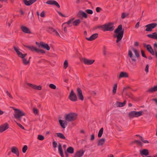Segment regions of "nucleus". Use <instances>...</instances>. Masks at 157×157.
I'll return each instance as SVG.
<instances>
[{
  "instance_id": "1",
  "label": "nucleus",
  "mask_w": 157,
  "mask_h": 157,
  "mask_svg": "<svg viewBox=\"0 0 157 157\" xmlns=\"http://www.w3.org/2000/svg\"><path fill=\"white\" fill-rule=\"evenodd\" d=\"M115 34L113 36L114 38H116V42L118 43L122 38L124 33V29H122L121 25H119L117 28L114 30Z\"/></svg>"
},
{
  "instance_id": "2",
  "label": "nucleus",
  "mask_w": 157,
  "mask_h": 157,
  "mask_svg": "<svg viewBox=\"0 0 157 157\" xmlns=\"http://www.w3.org/2000/svg\"><path fill=\"white\" fill-rule=\"evenodd\" d=\"M14 51L16 52L19 57L22 59V61L23 64L25 65H27L29 64V61L27 60L25 57L27 56V54H22L18 50V49L15 46L13 47Z\"/></svg>"
},
{
  "instance_id": "3",
  "label": "nucleus",
  "mask_w": 157,
  "mask_h": 157,
  "mask_svg": "<svg viewBox=\"0 0 157 157\" xmlns=\"http://www.w3.org/2000/svg\"><path fill=\"white\" fill-rule=\"evenodd\" d=\"M115 27L114 26V24L112 22L107 23L104 25L100 26L98 28L102 29L104 31H112L113 30Z\"/></svg>"
},
{
  "instance_id": "4",
  "label": "nucleus",
  "mask_w": 157,
  "mask_h": 157,
  "mask_svg": "<svg viewBox=\"0 0 157 157\" xmlns=\"http://www.w3.org/2000/svg\"><path fill=\"white\" fill-rule=\"evenodd\" d=\"M77 113L72 112L66 114L65 116V118L66 121L68 122H71L75 120L77 117Z\"/></svg>"
},
{
  "instance_id": "5",
  "label": "nucleus",
  "mask_w": 157,
  "mask_h": 157,
  "mask_svg": "<svg viewBox=\"0 0 157 157\" xmlns=\"http://www.w3.org/2000/svg\"><path fill=\"white\" fill-rule=\"evenodd\" d=\"M15 113L14 114L15 118L18 119L19 121L21 120V117L25 115V113L19 109H14Z\"/></svg>"
},
{
  "instance_id": "6",
  "label": "nucleus",
  "mask_w": 157,
  "mask_h": 157,
  "mask_svg": "<svg viewBox=\"0 0 157 157\" xmlns=\"http://www.w3.org/2000/svg\"><path fill=\"white\" fill-rule=\"evenodd\" d=\"M24 46L26 48L31 51H34L38 53H40L42 54H45V52L44 50L43 49L37 48L36 47L33 46H30L25 45Z\"/></svg>"
},
{
  "instance_id": "7",
  "label": "nucleus",
  "mask_w": 157,
  "mask_h": 157,
  "mask_svg": "<svg viewBox=\"0 0 157 157\" xmlns=\"http://www.w3.org/2000/svg\"><path fill=\"white\" fill-rule=\"evenodd\" d=\"M143 111H140L138 112L136 111H131L128 113V116L130 118H132L135 117H137L141 116L142 114Z\"/></svg>"
},
{
  "instance_id": "8",
  "label": "nucleus",
  "mask_w": 157,
  "mask_h": 157,
  "mask_svg": "<svg viewBox=\"0 0 157 157\" xmlns=\"http://www.w3.org/2000/svg\"><path fill=\"white\" fill-rule=\"evenodd\" d=\"M144 47L146 48L147 50L152 55H155L157 58V52H155L154 51L153 49L152 48L150 44H146L145 43L143 44Z\"/></svg>"
},
{
  "instance_id": "9",
  "label": "nucleus",
  "mask_w": 157,
  "mask_h": 157,
  "mask_svg": "<svg viewBox=\"0 0 157 157\" xmlns=\"http://www.w3.org/2000/svg\"><path fill=\"white\" fill-rule=\"evenodd\" d=\"M36 44L39 48H43L47 51H49L50 49V47L48 44L44 42H40V43H38L36 42Z\"/></svg>"
},
{
  "instance_id": "10",
  "label": "nucleus",
  "mask_w": 157,
  "mask_h": 157,
  "mask_svg": "<svg viewBox=\"0 0 157 157\" xmlns=\"http://www.w3.org/2000/svg\"><path fill=\"white\" fill-rule=\"evenodd\" d=\"M157 26V24L153 23L146 25L145 27H146L145 31L147 32H151L152 29L155 28Z\"/></svg>"
},
{
  "instance_id": "11",
  "label": "nucleus",
  "mask_w": 157,
  "mask_h": 157,
  "mask_svg": "<svg viewBox=\"0 0 157 157\" xmlns=\"http://www.w3.org/2000/svg\"><path fill=\"white\" fill-rule=\"evenodd\" d=\"M68 98L70 100L73 102L76 101L78 100L77 96L73 90H71Z\"/></svg>"
},
{
  "instance_id": "12",
  "label": "nucleus",
  "mask_w": 157,
  "mask_h": 157,
  "mask_svg": "<svg viewBox=\"0 0 157 157\" xmlns=\"http://www.w3.org/2000/svg\"><path fill=\"white\" fill-rule=\"evenodd\" d=\"M77 95L78 99L81 101L84 100V96L82 94V91L80 87H78L77 89Z\"/></svg>"
},
{
  "instance_id": "13",
  "label": "nucleus",
  "mask_w": 157,
  "mask_h": 157,
  "mask_svg": "<svg viewBox=\"0 0 157 157\" xmlns=\"http://www.w3.org/2000/svg\"><path fill=\"white\" fill-rule=\"evenodd\" d=\"M46 3L49 5H54L58 8H59L60 7V5L55 0H49L47 1Z\"/></svg>"
},
{
  "instance_id": "14",
  "label": "nucleus",
  "mask_w": 157,
  "mask_h": 157,
  "mask_svg": "<svg viewBox=\"0 0 157 157\" xmlns=\"http://www.w3.org/2000/svg\"><path fill=\"white\" fill-rule=\"evenodd\" d=\"M82 61L85 64L88 65L92 64L95 61L94 60L88 59L86 58L83 59Z\"/></svg>"
},
{
  "instance_id": "15",
  "label": "nucleus",
  "mask_w": 157,
  "mask_h": 157,
  "mask_svg": "<svg viewBox=\"0 0 157 157\" xmlns=\"http://www.w3.org/2000/svg\"><path fill=\"white\" fill-rule=\"evenodd\" d=\"M11 152L15 154L17 157L19 155V151L17 147L15 146H13L11 148Z\"/></svg>"
},
{
  "instance_id": "16",
  "label": "nucleus",
  "mask_w": 157,
  "mask_h": 157,
  "mask_svg": "<svg viewBox=\"0 0 157 157\" xmlns=\"http://www.w3.org/2000/svg\"><path fill=\"white\" fill-rule=\"evenodd\" d=\"M9 128V124L7 123L0 126V132H2Z\"/></svg>"
},
{
  "instance_id": "17",
  "label": "nucleus",
  "mask_w": 157,
  "mask_h": 157,
  "mask_svg": "<svg viewBox=\"0 0 157 157\" xmlns=\"http://www.w3.org/2000/svg\"><path fill=\"white\" fill-rule=\"evenodd\" d=\"M27 85L35 90H40L42 89V86L40 85L37 86L35 85L32 84L30 83H27Z\"/></svg>"
},
{
  "instance_id": "18",
  "label": "nucleus",
  "mask_w": 157,
  "mask_h": 157,
  "mask_svg": "<svg viewBox=\"0 0 157 157\" xmlns=\"http://www.w3.org/2000/svg\"><path fill=\"white\" fill-rule=\"evenodd\" d=\"M85 151L82 149L77 151L73 157H81L83 155Z\"/></svg>"
},
{
  "instance_id": "19",
  "label": "nucleus",
  "mask_w": 157,
  "mask_h": 157,
  "mask_svg": "<svg viewBox=\"0 0 157 157\" xmlns=\"http://www.w3.org/2000/svg\"><path fill=\"white\" fill-rule=\"evenodd\" d=\"M37 0H24L23 2L25 5L26 6H29L36 1Z\"/></svg>"
},
{
  "instance_id": "20",
  "label": "nucleus",
  "mask_w": 157,
  "mask_h": 157,
  "mask_svg": "<svg viewBox=\"0 0 157 157\" xmlns=\"http://www.w3.org/2000/svg\"><path fill=\"white\" fill-rule=\"evenodd\" d=\"M98 37V34L95 33L92 35L89 38L86 37V39L89 41H92Z\"/></svg>"
},
{
  "instance_id": "21",
  "label": "nucleus",
  "mask_w": 157,
  "mask_h": 157,
  "mask_svg": "<svg viewBox=\"0 0 157 157\" xmlns=\"http://www.w3.org/2000/svg\"><path fill=\"white\" fill-rule=\"evenodd\" d=\"M21 29L23 32L28 34L31 33V32L29 28L26 26H22L21 27Z\"/></svg>"
},
{
  "instance_id": "22",
  "label": "nucleus",
  "mask_w": 157,
  "mask_h": 157,
  "mask_svg": "<svg viewBox=\"0 0 157 157\" xmlns=\"http://www.w3.org/2000/svg\"><path fill=\"white\" fill-rule=\"evenodd\" d=\"M140 153L142 156L144 155L147 156L149 154L148 150L147 149H143L140 151Z\"/></svg>"
},
{
  "instance_id": "23",
  "label": "nucleus",
  "mask_w": 157,
  "mask_h": 157,
  "mask_svg": "<svg viewBox=\"0 0 157 157\" xmlns=\"http://www.w3.org/2000/svg\"><path fill=\"white\" fill-rule=\"evenodd\" d=\"M128 73L125 72H121L119 76V78H128Z\"/></svg>"
},
{
  "instance_id": "24",
  "label": "nucleus",
  "mask_w": 157,
  "mask_h": 157,
  "mask_svg": "<svg viewBox=\"0 0 157 157\" xmlns=\"http://www.w3.org/2000/svg\"><path fill=\"white\" fill-rule=\"evenodd\" d=\"M147 36L150 38L157 40V33L154 32L152 34H148Z\"/></svg>"
},
{
  "instance_id": "25",
  "label": "nucleus",
  "mask_w": 157,
  "mask_h": 157,
  "mask_svg": "<svg viewBox=\"0 0 157 157\" xmlns=\"http://www.w3.org/2000/svg\"><path fill=\"white\" fill-rule=\"evenodd\" d=\"M125 96L132 100H134V97L133 95L129 91H125Z\"/></svg>"
},
{
  "instance_id": "26",
  "label": "nucleus",
  "mask_w": 157,
  "mask_h": 157,
  "mask_svg": "<svg viewBox=\"0 0 157 157\" xmlns=\"http://www.w3.org/2000/svg\"><path fill=\"white\" fill-rule=\"evenodd\" d=\"M59 124L63 128H65L66 126L65 125V124L66 123V125H67V123L66 122V121H63L62 120H59Z\"/></svg>"
},
{
  "instance_id": "27",
  "label": "nucleus",
  "mask_w": 157,
  "mask_h": 157,
  "mask_svg": "<svg viewBox=\"0 0 157 157\" xmlns=\"http://www.w3.org/2000/svg\"><path fill=\"white\" fill-rule=\"evenodd\" d=\"M105 139L104 138H101L99 140L98 143V146H102L104 144L105 142Z\"/></svg>"
},
{
  "instance_id": "28",
  "label": "nucleus",
  "mask_w": 157,
  "mask_h": 157,
  "mask_svg": "<svg viewBox=\"0 0 157 157\" xmlns=\"http://www.w3.org/2000/svg\"><path fill=\"white\" fill-rule=\"evenodd\" d=\"M157 91V86H154L153 87L149 89L147 92L152 93L154 92Z\"/></svg>"
},
{
  "instance_id": "29",
  "label": "nucleus",
  "mask_w": 157,
  "mask_h": 157,
  "mask_svg": "<svg viewBox=\"0 0 157 157\" xmlns=\"http://www.w3.org/2000/svg\"><path fill=\"white\" fill-rule=\"evenodd\" d=\"M66 151L67 152H68V153L73 154L74 152V149L73 147H70L67 148Z\"/></svg>"
},
{
  "instance_id": "30",
  "label": "nucleus",
  "mask_w": 157,
  "mask_h": 157,
  "mask_svg": "<svg viewBox=\"0 0 157 157\" xmlns=\"http://www.w3.org/2000/svg\"><path fill=\"white\" fill-rule=\"evenodd\" d=\"M126 100H124L123 102H117V105H118V106L120 107H122L124 106L126 103Z\"/></svg>"
},
{
  "instance_id": "31",
  "label": "nucleus",
  "mask_w": 157,
  "mask_h": 157,
  "mask_svg": "<svg viewBox=\"0 0 157 157\" xmlns=\"http://www.w3.org/2000/svg\"><path fill=\"white\" fill-rule=\"evenodd\" d=\"M80 22V20L79 19L75 20L73 22V24L74 26H78Z\"/></svg>"
},
{
  "instance_id": "32",
  "label": "nucleus",
  "mask_w": 157,
  "mask_h": 157,
  "mask_svg": "<svg viewBox=\"0 0 157 157\" xmlns=\"http://www.w3.org/2000/svg\"><path fill=\"white\" fill-rule=\"evenodd\" d=\"M56 30L54 29L52 27H49L47 28V31H48V32L51 33H54L55 30Z\"/></svg>"
},
{
  "instance_id": "33",
  "label": "nucleus",
  "mask_w": 157,
  "mask_h": 157,
  "mask_svg": "<svg viewBox=\"0 0 157 157\" xmlns=\"http://www.w3.org/2000/svg\"><path fill=\"white\" fill-rule=\"evenodd\" d=\"M57 135V136L59 137L62 139H66V137L64 136L63 134L61 133H56Z\"/></svg>"
},
{
  "instance_id": "34",
  "label": "nucleus",
  "mask_w": 157,
  "mask_h": 157,
  "mask_svg": "<svg viewBox=\"0 0 157 157\" xmlns=\"http://www.w3.org/2000/svg\"><path fill=\"white\" fill-rule=\"evenodd\" d=\"M103 128H101L99 131L98 133V137H101L103 133Z\"/></svg>"
},
{
  "instance_id": "35",
  "label": "nucleus",
  "mask_w": 157,
  "mask_h": 157,
  "mask_svg": "<svg viewBox=\"0 0 157 157\" xmlns=\"http://www.w3.org/2000/svg\"><path fill=\"white\" fill-rule=\"evenodd\" d=\"M117 88V84H115L113 88V94H114L116 93V91Z\"/></svg>"
},
{
  "instance_id": "36",
  "label": "nucleus",
  "mask_w": 157,
  "mask_h": 157,
  "mask_svg": "<svg viewBox=\"0 0 157 157\" xmlns=\"http://www.w3.org/2000/svg\"><path fill=\"white\" fill-rule=\"evenodd\" d=\"M58 150L60 154L63 153L61 145L59 144L58 145Z\"/></svg>"
},
{
  "instance_id": "37",
  "label": "nucleus",
  "mask_w": 157,
  "mask_h": 157,
  "mask_svg": "<svg viewBox=\"0 0 157 157\" xmlns=\"http://www.w3.org/2000/svg\"><path fill=\"white\" fill-rule=\"evenodd\" d=\"M132 50L134 52L135 56L137 57H138L140 56V54L138 51L134 48L132 49Z\"/></svg>"
},
{
  "instance_id": "38",
  "label": "nucleus",
  "mask_w": 157,
  "mask_h": 157,
  "mask_svg": "<svg viewBox=\"0 0 157 157\" xmlns=\"http://www.w3.org/2000/svg\"><path fill=\"white\" fill-rule=\"evenodd\" d=\"M129 15V13H122L121 18L122 19H124L125 18L126 16H128Z\"/></svg>"
},
{
  "instance_id": "39",
  "label": "nucleus",
  "mask_w": 157,
  "mask_h": 157,
  "mask_svg": "<svg viewBox=\"0 0 157 157\" xmlns=\"http://www.w3.org/2000/svg\"><path fill=\"white\" fill-rule=\"evenodd\" d=\"M132 143H136L138 144L139 145L141 146L143 145V144L139 140H135L134 141L132 142Z\"/></svg>"
},
{
  "instance_id": "40",
  "label": "nucleus",
  "mask_w": 157,
  "mask_h": 157,
  "mask_svg": "<svg viewBox=\"0 0 157 157\" xmlns=\"http://www.w3.org/2000/svg\"><path fill=\"white\" fill-rule=\"evenodd\" d=\"M131 89V88L129 86H128L124 87L123 89L122 93L123 92H125V91H126L129 92V90Z\"/></svg>"
},
{
  "instance_id": "41",
  "label": "nucleus",
  "mask_w": 157,
  "mask_h": 157,
  "mask_svg": "<svg viewBox=\"0 0 157 157\" xmlns=\"http://www.w3.org/2000/svg\"><path fill=\"white\" fill-rule=\"evenodd\" d=\"M44 139V136L39 135H38L37 137V139L40 140H43Z\"/></svg>"
},
{
  "instance_id": "42",
  "label": "nucleus",
  "mask_w": 157,
  "mask_h": 157,
  "mask_svg": "<svg viewBox=\"0 0 157 157\" xmlns=\"http://www.w3.org/2000/svg\"><path fill=\"white\" fill-rule=\"evenodd\" d=\"M28 149V147L27 145H24V147H23L22 149V152L23 153H25L26 152V151Z\"/></svg>"
},
{
  "instance_id": "43",
  "label": "nucleus",
  "mask_w": 157,
  "mask_h": 157,
  "mask_svg": "<svg viewBox=\"0 0 157 157\" xmlns=\"http://www.w3.org/2000/svg\"><path fill=\"white\" fill-rule=\"evenodd\" d=\"M68 66L67 60H66L63 63V67L65 69L67 68Z\"/></svg>"
},
{
  "instance_id": "44",
  "label": "nucleus",
  "mask_w": 157,
  "mask_h": 157,
  "mask_svg": "<svg viewBox=\"0 0 157 157\" xmlns=\"http://www.w3.org/2000/svg\"><path fill=\"white\" fill-rule=\"evenodd\" d=\"M82 12H83V11L82 10H80L78 12L77 15L78 17H80L82 15Z\"/></svg>"
},
{
  "instance_id": "45",
  "label": "nucleus",
  "mask_w": 157,
  "mask_h": 157,
  "mask_svg": "<svg viewBox=\"0 0 157 157\" xmlns=\"http://www.w3.org/2000/svg\"><path fill=\"white\" fill-rule=\"evenodd\" d=\"M86 12L88 14H92L93 13V11L92 10L90 9H87L86 10Z\"/></svg>"
},
{
  "instance_id": "46",
  "label": "nucleus",
  "mask_w": 157,
  "mask_h": 157,
  "mask_svg": "<svg viewBox=\"0 0 157 157\" xmlns=\"http://www.w3.org/2000/svg\"><path fill=\"white\" fill-rule=\"evenodd\" d=\"M49 87L52 89H55L56 88V86L54 84H50L49 85Z\"/></svg>"
},
{
  "instance_id": "47",
  "label": "nucleus",
  "mask_w": 157,
  "mask_h": 157,
  "mask_svg": "<svg viewBox=\"0 0 157 157\" xmlns=\"http://www.w3.org/2000/svg\"><path fill=\"white\" fill-rule=\"evenodd\" d=\"M82 17H84V18H87V15L86 13L83 11V12H82Z\"/></svg>"
},
{
  "instance_id": "48",
  "label": "nucleus",
  "mask_w": 157,
  "mask_h": 157,
  "mask_svg": "<svg viewBox=\"0 0 157 157\" xmlns=\"http://www.w3.org/2000/svg\"><path fill=\"white\" fill-rule=\"evenodd\" d=\"M141 52L142 56L146 58H147V57L145 54L143 50H141Z\"/></svg>"
},
{
  "instance_id": "49",
  "label": "nucleus",
  "mask_w": 157,
  "mask_h": 157,
  "mask_svg": "<svg viewBox=\"0 0 157 157\" xmlns=\"http://www.w3.org/2000/svg\"><path fill=\"white\" fill-rule=\"evenodd\" d=\"M74 18H72L70 19L67 22V23L68 25H70L74 20Z\"/></svg>"
},
{
  "instance_id": "50",
  "label": "nucleus",
  "mask_w": 157,
  "mask_h": 157,
  "mask_svg": "<svg viewBox=\"0 0 157 157\" xmlns=\"http://www.w3.org/2000/svg\"><path fill=\"white\" fill-rule=\"evenodd\" d=\"M6 93L7 95L10 98H11V99H13V98L12 96V95H11V94H10V93L8 91H6Z\"/></svg>"
},
{
  "instance_id": "51",
  "label": "nucleus",
  "mask_w": 157,
  "mask_h": 157,
  "mask_svg": "<svg viewBox=\"0 0 157 157\" xmlns=\"http://www.w3.org/2000/svg\"><path fill=\"white\" fill-rule=\"evenodd\" d=\"M40 16L42 17H45V12L44 11H43L41 12L40 14Z\"/></svg>"
},
{
  "instance_id": "52",
  "label": "nucleus",
  "mask_w": 157,
  "mask_h": 157,
  "mask_svg": "<svg viewBox=\"0 0 157 157\" xmlns=\"http://www.w3.org/2000/svg\"><path fill=\"white\" fill-rule=\"evenodd\" d=\"M148 68H149V65L148 64H147L146 66V67L145 69V71L147 73L148 72Z\"/></svg>"
},
{
  "instance_id": "53",
  "label": "nucleus",
  "mask_w": 157,
  "mask_h": 157,
  "mask_svg": "<svg viewBox=\"0 0 157 157\" xmlns=\"http://www.w3.org/2000/svg\"><path fill=\"white\" fill-rule=\"evenodd\" d=\"M101 10V9L99 7H97L96 9V11L98 13Z\"/></svg>"
},
{
  "instance_id": "54",
  "label": "nucleus",
  "mask_w": 157,
  "mask_h": 157,
  "mask_svg": "<svg viewBox=\"0 0 157 157\" xmlns=\"http://www.w3.org/2000/svg\"><path fill=\"white\" fill-rule=\"evenodd\" d=\"M106 47L105 46H104L103 47V55H104L105 56L106 55Z\"/></svg>"
},
{
  "instance_id": "55",
  "label": "nucleus",
  "mask_w": 157,
  "mask_h": 157,
  "mask_svg": "<svg viewBox=\"0 0 157 157\" xmlns=\"http://www.w3.org/2000/svg\"><path fill=\"white\" fill-rule=\"evenodd\" d=\"M141 140L144 143H149V141L147 140H144L143 137H142V139H141Z\"/></svg>"
},
{
  "instance_id": "56",
  "label": "nucleus",
  "mask_w": 157,
  "mask_h": 157,
  "mask_svg": "<svg viewBox=\"0 0 157 157\" xmlns=\"http://www.w3.org/2000/svg\"><path fill=\"white\" fill-rule=\"evenodd\" d=\"M132 61L133 62H136V57L135 56H132V57H130Z\"/></svg>"
},
{
  "instance_id": "57",
  "label": "nucleus",
  "mask_w": 157,
  "mask_h": 157,
  "mask_svg": "<svg viewBox=\"0 0 157 157\" xmlns=\"http://www.w3.org/2000/svg\"><path fill=\"white\" fill-rule=\"evenodd\" d=\"M128 56H130V57H132V56H133V54L131 50H129L128 51Z\"/></svg>"
},
{
  "instance_id": "58",
  "label": "nucleus",
  "mask_w": 157,
  "mask_h": 157,
  "mask_svg": "<svg viewBox=\"0 0 157 157\" xmlns=\"http://www.w3.org/2000/svg\"><path fill=\"white\" fill-rule=\"evenodd\" d=\"M53 147L54 148H56L57 147V143L56 142L54 141L53 142Z\"/></svg>"
},
{
  "instance_id": "59",
  "label": "nucleus",
  "mask_w": 157,
  "mask_h": 157,
  "mask_svg": "<svg viewBox=\"0 0 157 157\" xmlns=\"http://www.w3.org/2000/svg\"><path fill=\"white\" fill-rule=\"evenodd\" d=\"M94 134H92L91 136L90 140H93L94 139Z\"/></svg>"
},
{
  "instance_id": "60",
  "label": "nucleus",
  "mask_w": 157,
  "mask_h": 157,
  "mask_svg": "<svg viewBox=\"0 0 157 157\" xmlns=\"http://www.w3.org/2000/svg\"><path fill=\"white\" fill-rule=\"evenodd\" d=\"M33 113L35 114H37L38 113V110L36 109H33Z\"/></svg>"
},
{
  "instance_id": "61",
  "label": "nucleus",
  "mask_w": 157,
  "mask_h": 157,
  "mask_svg": "<svg viewBox=\"0 0 157 157\" xmlns=\"http://www.w3.org/2000/svg\"><path fill=\"white\" fill-rule=\"evenodd\" d=\"M17 125L21 129H25L24 127L22 125H21L20 124V123L17 124Z\"/></svg>"
},
{
  "instance_id": "62",
  "label": "nucleus",
  "mask_w": 157,
  "mask_h": 157,
  "mask_svg": "<svg viewBox=\"0 0 157 157\" xmlns=\"http://www.w3.org/2000/svg\"><path fill=\"white\" fill-rule=\"evenodd\" d=\"M57 13H58L59 14V15H60V16L63 17H66V16L64 15H63L61 12H60L59 11H57Z\"/></svg>"
},
{
  "instance_id": "63",
  "label": "nucleus",
  "mask_w": 157,
  "mask_h": 157,
  "mask_svg": "<svg viewBox=\"0 0 157 157\" xmlns=\"http://www.w3.org/2000/svg\"><path fill=\"white\" fill-rule=\"evenodd\" d=\"M139 25H140V22H137L135 25V28L137 29L139 27Z\"/></svg>"
},
{
  "instance_id": "64",
  "label": "nucleus",
  "mask_w": 157,
  "mask_h": 157,
  "mask_svg": "<svg viewBox=\"0 0 157 157\" xmlns=\"http://www.w3.org/2000/svg\"><path fill=\"white\" fill-rule=\"evenodd\" d=\"M139 45V43L137 41H136L134 43V45L135 46H138Z\"/></svg>"
}]
</instances>
